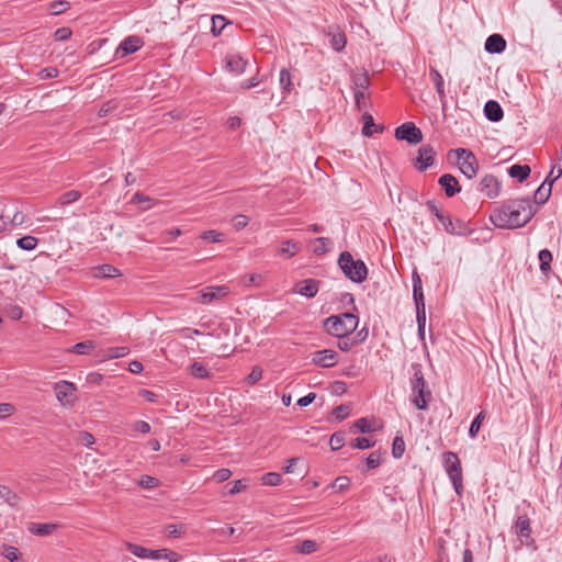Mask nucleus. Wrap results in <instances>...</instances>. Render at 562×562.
<instances>
[{
    "label": "nucleus",
    "instance_id": "nucleus-1",
    "mask_svg": "<svg viewBox=\"0 0 562 562\" xmlns=\"http://www.w3.org/2000/svg\"><path fill=\"white\" fill-rule=\"evenodd\" d=\"M537 210L529 198L508 200L490 215L491 223L502 229L524 227L535 216Z\"/></svg>",
    "mask_w": 562,
    "mask_h": 562
},
{
    "label": "nucleus",
    "instance_id": "nucleus-2",
    "mask_svg": "<svg viewBox=\"0 0 562 562\" xmlns=\"http://www.w3.org/2000/svg\"><path fill=\"white\" fill-rule=\"evenodd\" d=\"M413 376L411 378L412 404L419 411H426L432 400L431 391L424 378L420 363H412Z\"/></svg>",
    "mask_w": 562,
    "mask_h": 562
},
{
    "label": "nucleus",
    "instance_id": "nucleus-3",
    "mask_svg": "<svg viewBox=\"0 0 562 562\" xmlns=\"http://www.w3.org/2000/svg\"><path fill=\"white\" fill-rule=\"evenodd\" d=\"M358 324V315L353 312H345L325 318L323 326L330 336L346 338L357 329Z\"/></svg>",
    "mask_w": 562,
    "mask_h": 562
},
{
    "label": "nucleus",
    "instance_id": "nucleus-4",
    "mask_svg": "<svg viewBox=\"0 0 562 562\" xmlns=\"http://www.w3.org/2000/svg\"><path fill=\"white\" fill-rule=\"evenodd\" d=\"M338 266L346 278L355 283L363 282L368 277V268L361 259H355L349 251H342L338 258Z\"/></svg>",
    "mask_w": 562,
    "mask_h": 562
},
{
    "label": "nucleus",
    "instance_id": "nucleus-5",
    "mask_svg": "<svg viewBox=\"0 0 562 562\" xmlns=\"http://www.w3.org/2000/svg\"><path fill=\"white\" fill-rule=\"evenodd\" d=\"M512 532L516 535L519 541V547H526L532 552L538 550L537 542L532 537L531 519L527 514H519L516 516L512 526Z\"/></svg>",
    "mask_w": 562,
    "mask_h": 562
},
{
    "label": "nucleus",
    "instance_id": "nucleus-6",
    "mask_svg": "<svg viewBox=\"0 0 562 562\" xmlns=\"http://www.w3.org/2000/svg\"><path fill=\"white\" fill-rule=\"evenodd\" d=\"M443 468L453 485L456 493L460 496L463 492L462 467L457 453L446 451L442 453Z\"/></svg>",
    "mask_w": 562,
    "mask_h": 562
},
{
    "label": "nucleus",
    "instance_id": "nucleus-7",
    "mask_svg": "<svg viewBox=\"0 0 562 562\" xmlns=\"http://www.w3.org/2000/svg\"><path fill=\"white\" fill-rule=\"evenodd\" d=\"M450 154L456 155L458 168L468 179H473L477 175L479 161L470 149H451Z\"/></svg>",
    "mask_w": 562,
    "mask_h": 562
},
{
    "label": "nucleus",
    "instance_id": "nucleus-8",
    "mask_svg": "<svg viewBox=\"0 0 562 562\" xmlns=\"http://www.w3.org/2000/svg\"><path fill=\"white\" fill-rule=\"evenodd\" d=\"M412 283H413V300L416 307V322L417 328L426 326V307H425V296L423 292V281L415 269L412 273Z\"/></svg>",
    "mask_w": 562,
    "mask_h": 562
},
{
    "label": "nucleus",
    "instance_id": "nucleus-9",
    "mask_svg": "<svg viewBox=\"0 0 562 562\" xmlns=\"http://www.w3.org/2000/svg\"><path fill=\"white\" fill-rule=\"evenodd\" d=\"M395 138L405 140L409 145H417L423 140V133L413 122H405L395 128Z\"/></svg>",
    "mask_w": 562,
    "mask_h": 562
},
{
    "label": "nucleus",
    "instance_id": "nucleus-10",
    "mask_svg": "<svg viewBox=\"0 0 562 562\" xmlns=\"http://www.w3.org/2000/svg\"><path fill=\"white\" fill-rule=\"evenodd\" d=\"M443 231L449 235L468 236L473 233L469 223L461 218H452L448 213L441 220Z\"/></svg>",
    "mask_w": 562,
    "mask_h": 562
},
{
    "label": "nucleus",
    "instance_id": "nucleus-11",
    "mask_svg": "<svg viewBox=\"0 0 562 562\" xmlns=\"http://www.w3.org/2000/svg\"><path fill=\"white\" fill-rule=\"evenodd\" d=\"M436 155V150L431 145H422L418 148V156L414 162V167L420 172L426 171L435 164Z\"/></svg>",
    "mask_w": 562,
    "mask_h": 562
},
{
    "label": "nucleus",
    "instance_id": "nucleus-12",
    "mask_svg": "<svg viewBox=\"0 0 562 562\" xmlns=\"http://www.w3.org/2000/svg\"><path fill=\"white\" fill-rule=\"evenodd\" d=\"M324 33L329 38V44L335 52L340 53L345 49L347 36L339 25H328Z\"/></svg>",
    "mask_w": 562,
    "mask_h": 562
},
{
    "label": "nucleus",
    "instance_id": "nucleus-13",
    "mask_svg": "<svg viewBox=\"0 0 562 562\" xmlns=\"http://www.w3.org/2000/svg\"><path fill=\"white\" fill-rule=\"evenodd\" d=\"M54 391L56 393V398L61 405L71 404L75 398V393L77 391L76 385L69 381H58L54 384Z\"/></svg>",
    "mask_w": 562,
    "mask_h": 562
},
{
    "label": "nucleus",
    "instance_id": "nucleus-14",
    "mask_svg": "<svg viewBox=\"0 0 562 562\" xmlns=\"http://www.w3.org/2000/svg\"><path fill=\"white\" fill-rule=\"evenodd\" d=\"M476 189L487 199H495L499 195L501 182L495 176L485 175L477 183Z\"/></svg>",
    "mask_w": 562,
    "mask_h": 562
},
{
    "label": "nucleus",
    "instance_id": "nucleus-15",
    "mask_svg": "<svg viewBox=\"0 0 562 562\" xmlns=\"http://www.w3.org/2000/svg\"><path fill=\"white\" fill-rule=\"evenodd\" d=\"M144 45L143 38L137 35H131L124 38L116 48L115 55L125 57L130 54L136 53Z\"/></svg>",
    "mask_w": 562,
    "mask_h": 562
},
{
    "label": "nucleus",
    "instance_id": "nucleus-16",
    "mask_svg": "<svg viewBox=\"0 0 562 562\" xmlns=\"http://www.w3.org/2000/svg\"><path fill=\"white\" fill-rule=\"evenodd\" d=\"M339 355L333 349H323L313 353L312 362L321 368H331L338 361Z\"/></svg>",
    "mask_w": 562,
    "mask_h": 562
},
{
    "label": "nucleus",
    "instance_id": "nucleus-17",
    "mask_svg": "<svg viewBox=\"0 0 562 562\" xmlns=\"http://www.w3.org/2000/svg\"><path fill=\"white\" fill-rule=\"evenodd\" d=\"M248 60L238 54H228L225 56V69L234 76H240L246 71Z\"/></svg>",
    "mask_w": 562,
    "mask_h": 562
},
{
    "label": "nucleus",
    "instance_id": "nucleus-18",
    "mask_svg": "<svg viewBox=\"0 0 562 562\" xmlns=\"http://www.w3.org/2000/svg\"><path fill=\"white\" fill-rule=\"evenodd\" d=\"M321 281L316 279H304L297 282L296 288L294 290L295 293L305 296L307 299H313L316 296L319 290Z\"/></svg>",
    "mask_w": 562,
    "mask_h": 562
},
{
    "label": "nucleus",
    "instance_id": "nucleus-19",
    "mask_svg": "<svg viewBox=\"0 0 562 562\" xmlns=\"http://www.w3.org/2000/svg\"><path fill=\"white\" fill-rule=\"evenodd\" d=\"M438 183L445 191L447 198H452L457 193L461 192V186L459 184V181L451 173H443L442 176H440L438 179Z\"/></svg>",
    "mask_w": 562,
    "mask_h": 562
},
{
    "label": "nucleus",
    "instance_id": "nucleus-20",
    "mask_svg": "<svg viewBox=\"0 0 562 562\" xmlns=\"http://www.w3.org/2000/svg\"><path fill=\"white\" fill-rule=\"evenodd\" d=\"M228 292V288L224 285L206 286L201 291V303L210 304L215 300L225 297Z\"/></svg>",
    "mask_w": 562,
    "mask_h": 562
},
{
    "label": "nucleus",
    "instance_id": "nucleus-21",
    "mask_svg": "<svg viewBox=\"0 0 562 562\" xmlns=\"http://www.w3.org/2000/svg\"><path fill=\"white\" fill-rule=\"evenodd\" d=\"M126 548H127L128 552H131L133 555H135L139 559H153V560L161 559V549L151 550V549L142 547L136 543H131V542H127Z\"/></svg>",
    "mask_w": 562,
    "mask_h": 562
},
{
    "label": "nucleus",
    "instance_id": "nucleus-22",
    "mask_svg": "<svg viewBox=\"0 0 562 562\" xmlns=\"http://www.w3.org/2000/svg\"><path fill=\"white\" fill-rule=\"evenodd\" d=\"M506 40L501 34L490 35L484 44V48L488 54H501L506 49Z\"/></svg>",
    "mask_w": 562,
    "mask_h": 562
},
{
    "label": "nucleus",
    "instance_id": "nucleus-23",
    "mask_svg": "<svg viewBox=\"0 0 562 562\" xmlns=\"http://www.w3.org/2000/svg\"><path fill=\"white\" fill-rule=\"evenodd\" d=\"M483 112H484L485 117L490 122H493V123H497V122L502 121V119L504 116L503 108L495 100H488L484 104Z\"/></svg>",
    "mask_w": 562,
    "mask_h": 562
},
{
    "label": "nucleus",
    "instance_id": "nucleus-24",
    "mask_svg": "<svg viewBox=\"0 0 562 562\" xmlns=\"http://www.w3.org/2000/svg\"><path fill=\"white\" fill-rule=\"evenodd\" d=\"M429 76H430L431 81L435 85V89L439 97L440 102L442 103V105H445L446 92H445L443 78H442L441 74L436 68L430 67Z\"/></svg>",
    "mask_w": 562,
    "mask_h": 562
},
{
    "label": "nucleus",
    "instance_id": "nucleus-25",
    "mask_svg": "<svg viewBox=\"0 0 562 562\" xmlns=\"http://www.w3.org/2000/svg\"><path fill=\"white\" fill-rule=\"evenodd\" d=\"M120 276V270L114 266L108 263L95 267L93 272V277L98 279H111Z\"/></svg>",
    "mask_w": 562,
    "mask_h": 562
},
{
    "label": "nucleus",
    "instance_id": "nucleus-26",
    "mask_svg": "<svg viewBox=\"0 0 562 562\" xmlns=\"http://www.w3.org/2000/svg\"><path fill=\"white\" fill-rule=\"evenodd\" d=\"M507 172L512 178L524 182L529 178L531 169L528 165L515 164L507 169Z\"/></svg>",
    "mask_w": 562,
    "mask_h": 562
},
{
    "label": "nucleus",
    "instance_id": "nucleus-27",
    "mask_svg": "<svg viewBox=\"0 0 562 562\" xmlns=\"http://www.w3.org/2000/svg\"><path fill=\"white\" fill-rule=\"evenodd\" d=\"M384 126L383 125H375L374 120L371 114L364 113L363 114V127H362V135L366 137H370L373 135V133H381L383 132Z\"/></svg>",
    "mask_w": 562,
    "mask_h": 562
},
{
    "label": "nucleus",
    "instance_id": "nucleus-28",
    "mask_svg": "<svg viewBox=\"0 0 562 562\" xmlns=\"http://www.w3.org/2000/svg\"><path fill=\"white\" fill-rule=\"evenodd\" d=\"M57 528L56 524L31 522L27 529L31 533L43 537L53 533Z\"/></svg>",
    "mask_w": 562,
    "mask_h": 562
},
{
    "label": "nucleus",
    "instance_id": "nucleus-29",
    "mask_svg": "<svg viewBox=\"0 0 562 562\" xmlns=\"http://www.w3.org/2000/svg\"><path fill=\"white\" fill-rule=\"evenodd\" d=\"M0 498L11 507H18L21 498L9 486L0 485Z\"/></svg>",
    "mask_w": 562,
    "mask_h": 562
},
{
    "label": "nucleus",
    "instance_id": "nucleus-30",
    "mask_svg": "<svg viewBox=\"0 0 562 562\" xmlns=\"http://www.w3.org/2000/svg\"><path fill=\"white\" fill-rule=\"evenodd\" d=\"M552 186L547 182V179L536 190L533 195V201L536 204H544L550 195H551Z\"/></svg>",
    "mask_w": 562,
    "mask_h": 562
},
{
    "label": "nucleus",
    "instance_id": "nucleus-31",
    "mask_svg": "<svg viewBox=\"0 0 562 562\" xmlns=\"http://www.w3.org/2000/svg\"><path fill=\"white\" fill-rule=\"evenodd\" d=\"M374 431V428L372 427L371 420L367 417H362L357 419L351 426H350V432L357 434H369Z\"/></svg>",
    "mask_w": 562,
    "mask_h": 562
},
{
    "label": "nucleus",
    "instance_id": "nucleus-32",
    "mask_svg": "<svg viewBox=\"0 0 562 562\" xmlns=\"http://www.w3.org/2000/svg\"><path fill=\"white\" fill-rule=\"evenodd\" d=\"M300 250V243L289 239L282 243L279 254L288 258L293 257Z\"/></svg>",
    "mask_w": 562,
    "mask_h": 562
},
{
    "label": "nucleus",
    "instance_id": "nucleus-33",
    "mask_svg": "<svg viewBox=\"0 0 562 562\" xmlns=\"http://www.w3.org/2000/svg\"><path fill=\"white\" fill-rule=\"evenodd\" d=\"M38 245V239L34 236L26 235L16 239V246L26 251L34 250Z\"/></svg>",
    "mask_w": 562,
    "mask_h": 562
},
{
    "label": "nucleus",
    "instance_id": "nucleus-34",
    "mask_svg": "<svg viewBox=\"0 0 562 562\" xmlns=\"http://www.w3.org/2000/svg\"><path fill=\"white\" fill-rule=\"evenodd\" d=\"M366 469L362 468L360 469V471L362 473L369 471V470H373V469H376L380 464H381V461H382V453L380 451H373L371 452L367 458H366Z\"/></svg>",
    "mask_w": 562,
    "mask_h": 562
},
{
    "label": "nucleus",
    "instance_id": "nucleus-35",
    "mask_svg": "<svg viewBox=\"0 0 562 562\" xmlns=\"http://www.w3.org/2000/svg\"><path fill=\"white\" fill-rule=\"evenodd\" d=\"M93 349L94 342L92 340H85L75 344L68 351L77 355H89Z\"/></svg>",
    "mask_w": 562,
    "mask_h": 562
},
{
    "label": "nucleus",
    "instance_id": "nucleus-36",
    "mask_svg": "<svg viewBox=\"0 0 562 562\" xmlns=\"http://www.w3.org/2000/svg\"><path fill=\"white\" fill-rule=\"evenodd\" d=\"M562 176V146L560 147L558 164L552 166L550 173L547 177V182L552 186Z\"/></svg>",
    "mask_w": 562,
    "mask_h": 562
},
{
    "label": "nucleus",
    "instance_id": "nucleus-37",
    "mask_svg": "<svg viewBox=\"0 0 562 562\" xmlns=\"http://www.w3.org/2000/svg\"><path fill=\"white\" fill-rule=\"evenodd\" d=\"M347 434L342 430L336 431L330 436L329 446L331 451H337L345 446Z\"/></svg>",
    "mask_w": 562,
    "mask_h": 562
},
{
    "label": "nucleus",
    "instance_id": "nucleus-38",
    "mask_svg": "<svg viewBox=\"0 0 562 562\" xmlns=\"http://www.w3.org/2000/svg\"><path fill=\"white\" fill-rule=\"evenodd\" d=\"M190 374L195 379H209L211 375L206 367L198 361L190 366Z\"/></svg>",
    "mask_w": 562,
    "mask_h": 562
},
{
    "label": "nucleus",
    "instance_id": "nucleus-39",
    "mask_svg": "<svg viewBox=\"0 0 562 562\" xmlns=\"http://www.w3.org/2000/svg\"><path fill=\"white\" fill-rule=\"evenodd\" d=\"M279 82L283 92L289 93L293 89L292 76L286 68L280 70Z\"/></svg>",
    "mask_w": 562,
    "mask_h": 562
},
{
    "label": "nucleus",
    "instance_id": "nucleus-40",
    "mask_svg": "<svg viewBox=\"0 0 562 562\" xmlns=\"http://www.w3.org/2000/svg\"><path fill=\"white\" fill-rule=\"evenodd\" d=\"M540 270L546 273L551 270L552 254L549 249H541L538 254Z\"/></svg>",
    "mask_w": 562,
    "mask_h": 562
},
{
    "label": "nucleus",
    "instance_id": "nucleus-41",
    "mask_svg": "<svg viewBox=\"0 0 562 562\" xmlns=\"http://www.w3.org/2000/svg\"><path fill=\"white\" fill-rule=\"evenodd\" d=\"M70 9V2L66 0H55L49 2L48 10L50 14L58 15Z\"/></svg>",
    "mask_w": 562,
    "mask_h": 562
},
{
    "label": "nucleus",
    "instance_id": "nucleus-42",
    "mask_svg": "<svg viewBox=\"0 0 562 562\" xmlns=\"http://www.w3.org/2000/svg\"><path fill=\"white\" fill-rule=\"evenodd\" d=\"M405 452V441L402 435H396L392 443V456L394 459H401Z\"/></svg>",
    "mask_w": 562,
    "mask_h": 562
},
{
    "label": "nucleus",
    "instance_id": "nucleus-43",
    "mask_svg": "<svg viewBox=\"0 0 562 562\" xmlns=\"http://www.w3.org/2000/svg\"><path fill=\"white\" fill-rule=\"evenodd\" d=\"M486 417V414L484 411H481L472 420L470 427H469V436L471 438H475L481 429V426Z\"/></svg>",
    "mask_w": 562,
    "mask_h": 562
},
{
    "label": "nucleus",
    "instance_id": "nucleus-44",
    "mask_svg": "<svg viewBox=\"0 0 562 562\" xmlns=\"http://www.w3.org/2000/svg\"><path fill=\"white\" fill-rule=\"evenodd\" d=\"M228 21L223 15H213L212 16V34L214 36H218L224 27L227 25Z\"/></svg>",
    "mask_w": 562,
    "mask_h": 562
},
{
    "label": "nucleus",
    "instance_id": "nucleus-45",
    "mask_svg": "<svg viewBox=\"0 0 562 562\" xmlns=\"http://www.w3.org/2000/svg\"><path fill=\"white\" fill-rule=\"evenodd\" d=\"M352 82L357 90H367L370 87V79L368 72L357 74L352 76Z\"/></svg>",
    "mask_w": 562,
    "mask_h": 562
},
{
    "label": "nucleus",
    "instance_id": "nucleus-46",
    "mask_svg": "<svg viewBox=\"0 0 562 562\" xmlns=\"http://www.w3.org/2000/svg\"><path fill=\"white\" fill-rule=\"evenodd\" d=\"M374 445H375V441L371 440L367 437H358V438L353 439L352 441H350V443H349V446L352 449H359V450L370 449Z\"/></svg>",
    "mask_w": 562,
    "mask_h": 562
},
{
    "label": "nucleus",
    "instance_id": "nucleus-47",
    "mask_svg": "<svg viewBox=\"0 0 562 562\" xmlns=\"http://www.w3.org/2000/svg\"><path fill=\"white\" fill-rule=\"evenodd\" d=\"M138 485L144 490H153L160 485V481L151 475H142Z\"/></svg>",
    "mask_w": 562,
    "mask_h": 562
},
{
    "label": "nucleus",
    "instance_id": "nucleus-48",
    "mask_svg": "<svg viewBox=\"0 0 562 562\" xmlns=\"http://www.w3.org/2000/svg\"><path fill=\"white\" fill-rule=\"evenodd\" d=\"M81 198V192L78 190H69L59 196V203L61 205H68Z\"/></svg>",
    "mask_w": 562,
    "mask_h": 562
},
{
    "label": "nucleus",
    "instance_id": "nucleus-49",
    "mask_svg": "<svg viewBox=\"0 0 562 562\" xmlns=\"http://www.w3.org/2000/svg\"><path fill=\"white\" fill-rule=\"evenodd\" d=\"M317 547L316 541L306 539L296 546V550L302 554H311L317 550Z\"/></svg>",
    "mask_w": 562,
    "mask_h": 562
},
{
    "label": "nucleus",
    "instance_id": "nucleus-50",
    "mask_svg": "<svg viewBox=\"0 0 562 562\" xmlns=\"http://www.w3.org/2000/svg\"><path fill=\"white\" fill-rule=\"evenodd\" d=\"M282 481V476L277 472H268L262 475L261 482L267 486H278Z\"/></svg>",
    "mask_w": 562,
    "mask_h": 562
},
{
    "label": "nucleus",
    "instance_id": "nucleus-51",
    "mask_svg": "<svg viewBox=\"0 0 562 562\" xmlns=\"http://www.w3.org/2000/svg\"><path fill=\"white\" fill-rule=\"evenodd\" d=\"M224 234L214 229L205 231L200 235V238L207 243H222Z\"/></svg>",
    "mask_w": 562,
    "mask_h": 562
},
{
    "label": "nucleus",
    "instance_id": "nucleus-52",
    "mask_svg": "<svg viewBox=\"0 0 562 562\" xmlns=\"http://www.w3.org/2000/svg\"><path fill=\"white\" fill-rule=\"evenodd\" d=\"M315 241L318 244L314 248V252L316 255H324L329 250V246L331 245V240L327 237H317Z\"/></svg>",
    "mask_w": 562,
    "mask_h": 562
},
{
    "label": "nucleus",
    "instance_id": "nucleus-53",
    "mask_svg": "<svg viewBox=\"0 0 562 562\" xmlns=\"http://www.w3.org/2000/svg\"><path fill=\"white\" fill-rule=\"evenodd\" d=\"M349 413L350 406L346 404L338 405L333 409V416L337 422H342L344 419H346Z\"/></svg>",
    "mask_w": 562,
    "mask_h": 562
},
{
    "label": "nucleus",
    "instance_id": "nucleus-54",
    "mask_svg": "<svg viewBox=\"0 0 562 562\" xmlns=\"http://www.w3.org/2000/svg\"><path fill=\"white\" fill-rule=\"evenodd\" d=\"M3 555L9 562H19L20 560L19 549L12 546H3Z\"/></svg>",
    "mask_w": 562,
    "mask_h": 562
},
{
    "label": "nucleus",
    "instance_id": "nucleus-55",
    "mask_svg": "<svg viewBox=\"0 0 562 562\" xmlns=\"http://www.w3.org/2000/svg\"><path fill=\"white\" fill-rule=\"evenodd\" d=\"M72 31L70 27L63 26L54 32V40L57 42H64L71 37Z\"/></svg>",
    "mask_w": 562,
    "mask_h": 562
},
{
    "label": "nucleus",
    "instance_id": "nucleus-56",
    "mask_svg": "<svg viewBox=\"0 0 562 562\" xmlns=\"http://www.w3.org/2000/svg\"><path fill=\"white\" fill-rule=\"evenodd\" d=\"M165 532L169 538H180L183 533L182 525H167L165 528Z\"/></svg>",
    "mask_w": 562,
    "mask_h": 562
},
{
    "label": "nucleus",
    "instance_id": "nucleus-57",
    "mask_svg": "<svg viewBox=\"0 0 562 562\" xmlns=\"http://www.w3.org/2000/svg\"><path fill=\"white\" fill-rule=\"evenodd\" d=\"M262 378V369L258 366H255L251 372L246 376V382L250 385L256 384Z\"/></svg>",
    "mask_w": 562,
    "mask_h": 562
},
{
    "label": "nucleus",
    "instance_id": "nucleus-58",
    "mask_svg": "<svg viewBox=\"0 0 562 562\" xmlns=\"http://www.w3.org/2000/svg\"><path fill=\"white\" fill-rule=\"evenodd\" d=\"M427 209L434 214V216L441 222V220L446 216L447 213L441 211L438 206L435 200H428L426 202Z\"/></svg>",
    "mask_w": 562,
    "mask_h": 562
},
{
    "label": "nucleus",
    "instance_id": "nucleus-59",
    "mask_svg": "<svg viewBox=\"0 0 562 562\" xmlns=\"http://www.w3.org/2000/svg\"><path fill=\"white\" fill-rule=\"evenodd\" d=\"M427 209L434 214V216L441 222V220L446 216L447 213L441 211L438 206L435 200H428L426 202Z\"/></svg>",
    "mask_w": 562,
    "mask_h": 562
},
{
    "label": "nucleus",
    "instance_id": "nucleus-60",
    "mask_svg": "<svg viewBox=\"0 0 562 562\" xmlns=\"http://www.w3.org/2000/svg\"><path fill=\"white\" fill-rule=\"evenodd\" d=\"M231 487L227 492L228 495H236L247 488V484L244 480H236L229 483Z\"/></svg>",
    "mask_w": 562,
    "mask_h": 562
},
{
    "label": "nucleus",
    "instance_id": "nucleus-61",
    "mask_svg": "<svg viewBox=\"0 0 562 562\" xmlns=\"http://www.w3.org/2000/svg\"><path fill=\"white\" fill-rule=\"evenodd\" d=\"M161 559H166L169 562H180L182 560V557L170 549H161Z\"/></svg>",
    "mask_w": 562,
    "mask_h": 562
},
{
    "label": "nucleus",
    "instance_id": "nucleus-62",
    "mask_svg": "<svg viewBox=\"0 0 562 562\" xmlns=\"http://www.w3.org/2000/svg\"><path fill=\"white\" fill-rule=\"evenodd\" d=\"M350 486V479L347 476H338L334 482V487L338 492H345Z\"/></svg>",
    "mask_w": 562,
    "mask_h": 562
},
{
    "label": "nucleus",
    "instance_id": "nucleus-63",
    "mask_svg": "<svg viewBox=\"0 0 562 562\" xmlns=\"http://www.w3.org/2000/svg\"><path fill=\"white\" fill-rule=\"evenodd\" d=\"M248 225V217L243 214H238L233 218V227L236 231H240Z\"/></svg>",
    "mask_w": 562,
    "mask_h": 562
},
{
    "label": "nucleus",
    "instance_id": "nucleus-64",
    "mask_svg": "<svg viewBox=\"0 0 562 562\" xmlns=\"http://www.w3.org/2000/svg\"><path fill=\"white\" fill-rule=\"evenodd\" d=\"M232 475V471L229 469H226V468H222V469H218L215 471L213 477L218 482V483H222V482H225L227 481Z\"/></svg>",
    "mask_w": 562,
    "mask_h": 562
}]
</instances>
